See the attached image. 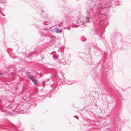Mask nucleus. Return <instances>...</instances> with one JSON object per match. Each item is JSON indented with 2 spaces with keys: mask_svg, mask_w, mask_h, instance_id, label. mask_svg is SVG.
<instances>
[{
  "mask_svg": "<svg viewBox=\"0 0 131 131\" xmlns=\"http://www.w3.org/2000/svg\"><path fill=\"white\" fill-rule=\"evenodd\" d=\"M3 75V74L2 73L0 72V75Z\"/></svg>",
  "mask_w": 131,
  "mask_h": 131,
  "instance_id": "obj_26",
  "label": "nucleus"
},
{
  "mask_svg": "<svg viewBox=\"0 0 131 131\" xmlns=\"http://www.w3.org/2000/svg\"><path fill=\"white\" fill-rule=\"evenodd\" d=\"M37 75H39V76H40V77H39V78H40L41 77H42V75L41 74H40L39 73H38L37 74Z\"/></svg>",
  "mask_w": 131,
  "mask_h": 131,
  "instance_id": "obj_16",
  "label": "nucleus"
},
{
  "mask_svg": "<svg viewBox=\"0 0 131 131\" xmlns=\"http://www.w3.org/2000/svg\"><path fill=\"white\" fill-rule=\"evenodd\" d=\"M84 48L85 49H86L87 50H88L89 51L90 50V46H88V48H86V46H84Z\"/></svg>",
  "mask_w": 131,
  "mask_h": 131,
  "instance_id": "obj_12",
  "label": "nucleus"
},
{
  "mask_svg": "<svg viewBox=\"0 0 131 131\" xmlns=\"http://www.w3.org/2000/svg\"><path fill=\"white\" fill-rule=\"evenodd\" d=\"M41 12L42 13H43V11H42Z\"/></svg>",
  "mask_w": 131,
  "mask_h": 131,
  "instance_id": "obj_33",
  "label": "nucleus"
},
{
  "mask_svg": "<svg viewBox=\"0 0 131 131\" xmlns=\"http://www.w3.org/2000/svg\"><path fill=\"white\" fill-rule=\"evenodd\" d=\"M55 30L57 33H61L62 31V30L58 28H55Z\"/></svg>",
  "mask_w": 131,
  "mask_h": 131,
  "instance_id": "obj_10",
  "label": "nucleus"
},
{
  "mask_svg": "<svg viewBox=\"0 0 131 131\" xmlns=\"http://www.w3.org/2000/svg\"><path fill=\"white\" fill-rule=\"evenodd\" d=\"M114 3L115 5H116L118 6L120 5V2L118 1L115 2L114 1L109 0L106 2V3L105 4L104 8H108L111 7L112 5L113 4L112 3Z\"/></svg>",
  "mask_w": 131,
  "mask_h": 131,
  "instance_id": "obj_4",
  "label": "nucleus"
},
{
  "mask_svg": "<svg viewBox=\"0 0 131 131\" xmlns=\"http://www.w3.org/2000/svg\"><path fill=\"white\" fill-rule=\"evenodd\" d=\"M52 78V77H50V78L49 79H46V81H49L50 80V79L51 78Z\"/></svg>",
  "mask_w": 131,
  "mask_h": 131,
  "instance_id": "obj_20",
  "label": "nucleus"
},
{
  "mask_svg": "<svg viewBox=\"0 0 131 131\" xmlns=\"http://www.w3.org/2000/svg\"><path fill=\"white\" fill-rule=\"evenodd\" d=\"M97 8L96 4H94L89 7L86 12V14L89 16L85 18L84 23H90L93 22L95 27V30L92 31L91 33L97 34L100 36H101L104 31V28L108 25V22L104 21L102 17H106V16L104 14H101L100 12V8Z\"/></svg>",
  "mask_w": 131,
  "mask_h": 131,
  "instance_id": "obj_1",
  "label": "nucleus"
},
{
  "mask_svg": "<svg viewBox=\"0 0 131 131\" xmlns=\"http://www.w3.org/2000/svg\"><path fill=\"white\" fill-rule=\"evenodd\" d=\"M28 77L34 83V84H37V82L36 80L33 77L30 75H28Z\"/></svg>",
  "mask_w": 131,
  "mask_h": 131,
  "instance_id": "obj_7",
  "label": "nucleus"
},
{
  "mask_svg": "<svg viewBox=\"0 0 131 131\" xmlns=\"http://www.w3.org/2000/svg\"><path fill=\"white\" fill-rule=\"evenodd\" d=\"M49 22L45 21L44 22V24L45 25H48L49 24Z\"/></svg>",
  "mask_w": 131,
  "mask_h": 131,
  "instance_id": "obj_14",
  "label": "nucleus"
},
{
  "mask_svg": "<svg viewBox=\"0 0 131 131\" xmlns=\"http://www.w3.org/2000/svg\"><path fill=\"white\" fill-rule=\"evenodd\" d=\"M46 39L48 40H47V42H51L53 44H56V41H55V39L53 37H47L46 38Z\"/></svg>",
  "mask_w": 131,
  "mask_h": 131,
  "instance_id": "obj_6",
  "label": "nucleus"
},
{
  "mask_svg": "<svg viewBox=\"0 0 131 131\" xmlns=\"http://www.w3.org/2000/svg\"><path fill=\"white\" fill-rule=\"evenodd\" d=\"M66 60L65 59V58H64L63 57V58L60 59V63L63 64V65H64L66 63Z\"/></svg>",
  "mask_w": 131,
  "mask_h": 131,
  "instance_id": "obj_8",
  "label": "nucleus"
},
{
  "mask_svg": "<svg viewBox=\"0 0 131 131\" xmlns=\"http://www.w3.org/2000/svg\"><path fill=\"white\" fill-rule=\"evenodd\" d=\"M55 57H57L56 55H55Z\"/></svg>",
  "mask_w": 131,
  "mask_h": 131,
  "instance_id": "obj_32",
  "label": "nucleus"
},
{
  "mask_svg": "<svg viewBox=\"0 0 131 131\" xmlns=\"http://www.w3.org/2000/svg\"><path fill=\"white\" fill-rule=\"evenodd\" d=\"M81 39L82 41H86V39L84 36H82L81 38Z\"/></svg>",
  "mask_w": 131,
  "mask_h": 131,
  "instance_id": "obj_11",
  "label": "nucleus"
},
{
  "mask_svg": "<svg viewBox=\"0 0 131 131\" xmlns=\"http://www.w3.org/2000/svg\"><path fill=\"white\" fill-rule=\"evenodd\" d=\"M1 111L3 112H4L6 111V110H3L2 108L1 109Z\"/></svg>",
  "mask_w": 131,
  "mask_h": 131,
  "instance_id": "obj_21",
  "label": "nucleus"
},
{
  "mask_svg": "<svg viewBox=\"0 0 131 131\" xmlns=\"http://www.w3.org/2000/svg\"><path fill=\"white\" fill-rule=\"evenodd\" d=\"M101 8H102V9H104V8L101 7Z\"/></svg>",
  "mask_w": 131,
  "mask_h": 131,
  "instance_id": "obj_29",
  "label": "nucleus"
},
{
  "mask_svg": "<svg viewBox=\"0 0 131 131\" xmlns=\"http://www.w3.org/2000/svg\"><path fill=\"white\" fill-rule=\"evenodd\" d=\"M96 105V106H97V105Z\"/></svg>",
  "mask_w": 131,
  "mask_h": 131,
  "instance_id": "obj_36",
  "label": "nucleus"
},
{
  "mask_svg": "<svg viewBox=\"0 0 131 131\" xmlns=\"http://www.w3.org/2000/svg\"><path fill=\"white\" fill-rule=\"evenodd\" d=\"M46 97H45L43 95L41 96V98L42 99V98H44Z\"/></svg>",
  "mask_w": 131,
  "mask_h": 131,
  "instance_id": "obj_23",
  "label": "nucleus"
},
{
  "mask_svg": "<svg viewBox=\"0 0 131 131\" xmlns=\"http://www.w3.org/2000/svg\"><path fill=\"white\" fill-rule=\"evenodd\" d=\"M67 21L69 22L70 23L69 24L71 26H72L73 27H77L78 25H75L77 21H76V18L73 16H69L67 17Z\"/></svg>",
  "mask_w": 131,
  "mask_h": 131,
  "instance_id": "obj_3",
  "label": "nucleus"
},
{
  "mask_svg": "<svg viewBox=\"0 0 131 131\" xmlns=\"http://www.w3.org/2000/svg\"><path fill=\"white\" fill-rule=\"evenodd\" d=\"M97 121V122H98Z\"/></svg>",
  "mask_w": 131,
  "mask_h": 131,
  "instance_id": "obj_35",
  "label": "nucleus"
},
{
  "mask_svg": "<svg viewBox=\"0 0 131 131\" xmlns=\"http://www.w3.org/2000/svg\"><path fill=\"white\" fill-rule=\"evenodd\" d=\"M46 82V81H43V82H42V84L43 85H45V82Z\"/></svg>",
  "mask_w": 131,
  "mask_h": 131,
  "instance_id": "obj_18",
  "label": "nucleus"
},
{
  "mask_svg": "<svg viewBox=\"0 0 131 131\" xmlns=\"http://www.w3.org/2000/svg\"><path fill=\"white\" fill-rule=\"evenodd\" d=\"M13 106L12 104L11 103H9L8 104H6V106H4L6 108H11Z\"/></svg>",
  "mask_w": 131,
  "mask_h": 131,
  "instance_id": "obj_9",
  "label": "nucleus"
},
{
  "mask_svg": "<svg viewBox=\"0 0 131 131\" xmlns=\"http://www.w3.org/2000/svg\"><path fill=\"white\" fill-rule=\"evenodd\" d=\"M0 1L1 2L4 4H5L6 3V0H1Z\"/></svg>",
  "mask_w": 131,
  "mask_h": 131,
  "instance_id": "obj_13",
  "label": "nucleus"
},
{
  "mask_svg": "<svg viewBox=\"0 0 131 131\" xmlns=\"http://www.w3.org/2000/svg\"><path fill=\"white\" fill-rule=\"evenodd\" d=\"M66 83H68V84H70L73 83H72L71 82H66Z\"/></svg>",
  "mask_w": 131,
  "mask_h": 131,
  "instance_id": "obj_17",
  "label": "nucleus"
},
{
  "mask_svg": "<svg viewBox=\"0 0 131 131\" xmlns=\"http://www.w3.org/2000/svg\"><path fill=\"white\" fill-rule=\"evenodd\" d=\"M46 32H45H45H44L43 33V34H44V33H46Z\"/></svg>",
  "mask_w": 131,
  "mask_h": 131,
  "instance_id": "obj_31",
  "label": "nucleus"
},
{
  "mask_svg": "<svg viewBox=\"0 0 131 131\" xmlns=\"http://www.w3.org/2000/svg\"><path fill=\"white\" fill-rule=\"evenodd\" d=\"M47 29H46V28H45V29H44L43 30H42V31H43H43L44 30L45 31L46 30L47 31Z\"/></svg>",
  "mask_w": 131,
  "mask_h": 131,
  "instance_id": "obj_22",
  "label": "nucleus"
},
{
  "mask_svg": "<svg viewBox=\"0 0 131 131\" xmlns=\"http://www.w3.org/2000/svg\"><path fill=\"white\" fill-rule=\"evenodd\" d=\"M78 56L80 58H83L84 60L88 63V64L91 65L93 63L92 57L90 53L87 54L84 52L79 53Z\"/></svg>",
  "mask_w": 131,
  "mask_h": 131,
  "instance_id": "obj_2",
  "label": "nucleus"
},
{
  "mask_svg": "<svg viewBox=\"0 0 131 131\" xmlns=\"http://www.w3.org/2000/svg\"><path fill=\"white\" fill-rule=\"evenodd\" d=\"M61 53V55H62L63 54L62 53Z\"/></svg>",
  "mask_w": 131,
  "mask_h": 131,
  "instance_id": "obj_30",
  "label": "nucleus"
},
{
  "mask_svg": "<svg viewBox=\"0 0 131 131\" xmlns=\"http://www.w3.org/2000/svg\"><path fill=\"white\" fill-rule=\"evenodd\" d=\"M18 113H23V112H21L20 113H19V112H18Z\"/></svg>",
  "mask_w": 131,
  "mask_h": 131,
  "instance_id": "obj_27",
  "label": "nucleus"
},
{
  "mask_svg": "<svg viewBox=\"0 0 131 131\" xmlns=\"http://www.w3.org/2000/svg\"><path fill=\"white\" fill-rule=\"evenodd\" d=\"M2 9V10H3L4 9Z\"/></svg>",
  "mask_w": 131,
  "mask_h": 131,
  "instance_id": "obj_34",
  "label": "nucleus"
},
{
  "mask_svg": "<svg viewBox=\"0 0 131 131\" xmlns=\"http://www.w3.org/2000/svg\"><path fill=\"white\" fill-rule=\"evenodd\" d=\"M51 86L53 87V88L50 91V93H53V94H55L58 90V87L56 86H53L52 85H51Z\"/></svg>",
  "mask_w": 131,
  "mask_h": 131,
  "instance_id": "obj_5",
  "label": "nucleus"
},
{
  "mask_svg": "<svg viewBox=\"0 0 131 131\" xmlns=\"http://www.w3.org/2000/svg\"><path fill=\"white\" fill-rule=\"evenodd\" d=\"M2 15L3 16H5V15H4V14H2Z\"/></svg>",
  "mask_w": 131,
  "mask_h": 131,
  "instance_id": "obj_28",
  "label": "nucleus"
},
{
  "mask_svg": "<svg viewBox=\"0 0 131 131\" xmlns=\"http://www.w3.org/2000/svg\"><path fill=\"white\" fill-rule=\"evenodd\" d=\"M66 29L68 30H69L70 29V28L69 27H66Z\"/></svg>",
  "mask_w": 131,
  "mask_h": 131,
  "instance_id": "obj_25",
  "label": "nucleus"
},
{
  "mask_svg": "<svg viewBox=\"0 0 131 131\" xmlns=\"http://www.w3.org/2000/svg\"><path fill=\"white\" fill-rule=\"evenodd\" d=\"M56 55V56L57 57H55L54 55H53V57L55 59H56L57 58H58V55Z\"/></svg>",
  "mask_w": 131,
  "mask_h": 131,
  "instance_id": "obj_15",
  "label": "nucleus"
},
{
  "mask_svg": "<svg viewBox=\"0 0 131 131\" xmlns=\"http://www.w3.org/2000/svg\"><path fill=\"white\" fill-rule=\"evenodd\" d=\"M73 117H75L77 119H78V116H77L76 117V116H74Z\"/></svg>",
  "mask_w": 131,
  "mask_h": 131,
  "instance_id": "obj_24",
  "label": "nucleus"
},
{
  "mask_svg": "<svg viewBox=\"0 0 131 131\" xmlns=\"http://www.w3.org/2000/svg\"><path fill=\"white\" fill-rule=\"evenodd\" d=\"M109 96H110V98H111V99H112V101H111V102H109V103H112L113 102V99L112 98H111V96L110 95Z\"/></svg>",
  "mask_w": 131,
  "mask_h": 131,
  "instance_id": "obj_19",
  "label": "nucleus"
}]
</instances>
